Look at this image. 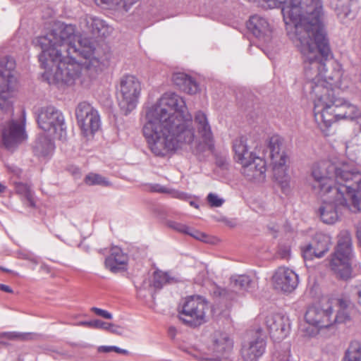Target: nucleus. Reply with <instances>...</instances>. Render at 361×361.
I'll return each mask as SVG.
<instances>
[{
  "mask_svg": "<svg viewBox=\"0 0 361 361\" xmlns=\"http://www.w3.org/2000/svg\"><path fill=\"white\" fill-rule=\"evenodd\" d=\"M167 226L170 228H171L177 232H179L180 233L187 234L190 231L189 226H188L185 224H183L182 223L177 222L175 221H169L167 222Z\"/></svg>",
  "mask_w": 361,
  "mask_h": 361,
  "instance_id": "obj_38",
  "label": "nucleus"
},
{
  "mask_svg": "<svg viewBox=\"0 0 361 361\" xmlns=\"http://www.w3.org/2000/svg\"><path fill=\"white\" fill-rule=\"evenodd\" d=\"M336 9L341 20L354 18L358 10L357 0H337Z\"/></svg>",
  "mask_w": 361,
  "mask_h": 361,
  "instance_id": "obj_26",
  "label": "nucleus"
},
{
  "mask_svg": "<svg viewBox=\"0 0 361 361\" xmlns=\"http://www.w3.org/2000/svg\"><path fill=\"white\" fill-rule=\"evenodd\" d=\"M311 244L314 245V249L319 254V259L322 258L329 250L331 237L323 233H317Z\"/></svg>",
  "mask_w": 361,
  "mask_h": 361,
  "instance_id": "obj_29",
  "label": "nucleus"
},
{
  "mask_svg": "<svg viewBox=\"0 0 361 361\" xmlns=\"http://www.w3.org/2000/svg\"><path fill=\"white\" fill-rule=\"evenodd\" d=\"M233 288L240 291H251L255 287V282L247 275H237L231 278Z\"/></svg>",
  "mask_w": 361,
  "mask_h": 361,
  "instance_id": "obj_31",
  "label": "nucleus"
},
{
  "mask_svg": "<svg viewBox=\"0 0 361 361\" xmlns=\"http://www.w3.org/2000/svg\"><path fill=\"white\" fill-rule=\"evenodd\" d=\"M353 307L351 301L346 298H339L336 300V310L333 305V320L334 324L346 323L350 320V310Z\"/></svg>",
  "mask_w": 361,
  "mask_h": 361,
  "instance_id": "obj_24",
  "label": "nucleus"
},
{
  "mask_svg": "<svg viewBox=\"0 0 361 361\" xmlns=\"http://www.w3.org/2000/svg\"><path fill=\"white\" fill-rule=\"evenodd\" d=\"M289 353H290V351H289V349L288 348L287 351L286 352V355L282 358H280L278 361H289V360H288V357L290 355Z\"/></svg>",
  "mask_w": 361,
  "mask_h": 361,
  "instance_id": "obj_53",
  "label": "nucleus"
},
{
  "mask_svg": "<svg viewBox=\"0 0 361 361\" xmlns=\"http://www.w3.org/2000/svg\"><path fill=\"white\" fill-rule=\"evenodd\" d=\"M169 334L171 335V336H175L176 329L174 327H170L169 328Z\"/></svg>",
  "mask_w": 361,
  "mask_h": 361,
  "instance_id": "obj_55",
  "label": "nucleus"
},
{
  "mask_svg": "<svg viewBox=\"0 0 361 361\" xmlns=\"http://www.w3.org/2000/svg\"><path fill=\"white\" fill-rule=\"evenodd\" d=\"M355 293L357 296V301L361 305V282L355 287Z\"/></svg>",
  "mask_w": 361,
  "mask_h": 361,
  "instance_id": "obj_48",
  "label": "nucleus"
},
{
  "mask_svg": "<svg viewBox=\"0 0 361 361\" xmlns=\"http://www.w3.org/2000/svg\"><path fill=\"white\" fill-rule=\"evenodd\" d=\"M16 190L18 194H20L25 197L30 206H35L32 194L27 185L23 183H17L16 185Z\"/></svg>",
  "mask_w": 361,
  "mask_h": 361,
  "instance_id": "obj_34",
  "label": "nucleus"
},
{
  "mask_svg": "<svg viewBox=\"0 0 361 361\" xmlns=\"http://www.w3.org/2000/svg\"><path fill=\"white\" fill-rule=\"evenodd\" d=\"M274 288L283 292L290 293L298 286V276L291 269L279 268L272 276Z\"/></svg>",
  "mask_w": 361,
  "mask_h": 361,
  "instance_id": "obj_16",
  "label": "nucleus"
},
{
  "mask_svg": "<svg viewBox=\"0 0 361 361\" xmlns=\"http://www.w3.org/2000/svg\"><path fill=\"white\" fill-rule=\"evenodd\" d=\"M247 27L257 38L264 42L270 40L272 30L266 18L258 15L252 16L250 18Z\"/></svg>",
  "mask_w": 361,
  "mask_h": 361,
  "instance_id": "obj_18",
  "label": "nucleus"
},
{
  "mask_svg": "<svg viewBox=\"0 0 361 361\" xmlns=\"http://www.w3.org/2000/svg\"><path fill=\"white\" fill-rule=\"evenodd\" d=\"M187 235H189L192 236V238L202 241L205 243H209V237L204 233H202L197 230H195L194 228H192L190 227V231L187 233Z\"/></svg>",
  "mask_w": 361,
  "mask_h": 361,
  "instance_id": "obj_42",
  "label": "nucleus"
},
{
  "mask_svg": "<svg viewBox=\"0 0 361 361\" xmlns=\"http://www.w3.org/2000/svg\"><path fill=\"white\" fill-rule=\"evenodd\" d=\"M270 336L274 340H281L287 336L290 330L288 319L281 314H271L265 320Z\"/></svg>",
  "mask_w": 361,
  "mask_h": 361,
  "instance_id": "obj_17",
  "label": "nucleus"
},
{
  "mask_svg": "<svg viewBox=\"0 0 361 361\" xmlns=\"http://www.w3.org/2000/svg\"><path fill=\"white\" fill-rule=\"evenodd\" d=\"M11 338L17 339H25V338L27 336L18 333H11Z\"/></svg>",
  "mask_w": 361,
  "mask_h": 361,
  "instance_id": "obj_51",
  "label": "nucleus"
},
{
  "mask_svg": "<svg viewBox=\"0 0 361 361\" xmlns=\"http://www.w3.org/2000/svg\"><path fill=\"white\" fill-rule=\"evenodd\" d=\"M354 257L350 233L341 231L338 236L337 245L329 258V266L336 277L348 280L352 277V262Z\"/></svg>",
  "mask_w": 361,
  "mask_h": 361,
  "instance_id": "obj_6",
  "label": "nucleus"
},
{
  "mask_svg": "<svg viewBox=\"0 0 361 361\" xmlns=\"http://www.w3.org/2000/svg\"><path fill=\"white\" fill-rule=\"evenodd\" d=\"M16 62L12 57L0 59V111L13 114V97L17 79L15 75Z\"/></svg>",
  "mask_w": 361,
  "mask_h": 361,
  "instance_id": "obj_7",
  "label": "nucleus"
},
{
  "mask_svg": "<svg viewBox=\"0 0 361 361\" xmlns=\"http://www.w3.org/2000/svg\"><path fill=\"white\" fill-rule=\"evenodd\" d=\"M150 150L164 157L190 145L195 137L192 116L185 99L174 92H166L146 111L142 127Z\"/></svg>",
  "mask_w": 361,
  "mask_h": 361,
  "instance_id": "obj_3",
  "label": "nucleus"
},
{
  "mask_svg": "<svg viewBox=\"0 0 361 361\" xmlns=\"http://www.w3.org/2000/svg\"><path fill=\"white\" fill-rule=\"evenodd\" d=\"M208 303L200 295H191L185 298L179 311V319L186 325L197 327L206 322Z\"/></svg>",
  "mask_w": 361,
  "mask_h": 361,
  "instance_id": "obj_8",
  "label": "nucleus"
},
{
  "mask_svg": "<svg viewBox=\"0 0 361 361\" xmlns=\"http://www.w3.org/2000/svg\"><path fill=\"white\" fill-rule=\"evenodd\" d=\"M18 257L20 259L28 260L35 265L37 264L39 262L37 257L30 252H20L18 253Z\"/></svg>",
  "mask_w": 361,
  "mask_h": 361,
  "instance_id": "obj_44",
  "label": "nucleus"
},
{
  "mask_svg": "<svg viewBox=\"0 0 361 361\" xmlns=\"http://www.w3.org/2000/svg\"><path fill=\"white\" fill-rule=\"evenodd\" d=\"M97 5L117 11H128L137 0H94Z\"/></svg>",
  "mask_w": 361,
  "mask_h": 361,
  "instance_id": "obj_30",
  "label": "nucleus"
},
{
  "mask_svg": "<svg viewBox=\"0 0 361 361\" xmlns=\"http://www.w3.org/2000/svg\"><path fill=\"white\" fill-rule=\"evenodd\" d=\"M0 136L3 145L8 150L15 149L27 138L24 126L15 121L1 125Z\"/></svg>",
  "mask_w": 361,
  "mask_h": 361,
  "instance_id": "obj_14",
  "label": "nucleus"
},
{
  "mask_svg": "<svg viewBox=\"0 0 361 361\" xmlns=\"http://www.w3.org/2000/svg\"><path fill=\"white\" fill-rule=\"evenodd\" d=\"M0 290L9 293H13V290L8 286L2 283H0Z\"/></svg>",
  "mask_w": 361,
  "mask_h": 361,
  "instance_id": "obj_50",
  "label": "nucleus"
},
{
  "mask_svg": "<svg viewBox=\"0 0 361 361\" xmlns=\"http://www.w3.org/2000/svg\"><path fill=\"white\" fill-rule=\"evenodd\" d=\"M152 190L154 192H167L168 190L166 188L160 185H154L152 187Z\"/></svg>",
  "mask_w": 361,
  "mask_h": 361,
  "instance_id": "obj_46",
  "label": "nucleus"
},
{
  "mask_svg": "<svg viewBox=\"0 0 361 361\" xmlns=\"http://www.w3.org/2000/svg\"><path fill=\"white\" fill-rule=\"evenodd\" d=\"M94 329H104L112 334H121L120 326L99 319H96Z\"/></svg>",
  "mask_w": 361,
  "mask_h": 361,
  "instance_id": "obj_35",
  "label": "nucleus"
},
{
  "mask_svg": "<svg viewBox=\"0 0 361 361\" xmlns=\"http://www.w3.org/2000/svg\"><path fill=\"white\" fill-rule=\"evenodd\" d=\"M330 54V49L323 54L318 48L312 49L307 44L302 48L304 71L308 80L305 88L310 90L314 119L321 128H328L341 119L354 120L360 116L356 106L335 95V88L341 85L342 72L336 64L332 72L327 73V59Z\"/></svg>",
  "mask_w": 361,
  "mask_h": 361,
  "instance_id": "obj_2",
  "label": "nucleus"
},
{
  "mask_svg": "<svg viewBox=\"0 0 361 361\" xmlns=\"http://www.w3.org/2000/svg\"><path fill=\"white\" fill-rule=\"evenodd\" d=\"M80 25L86 27L92 34L98 36H104L108 29L104 20L89 15H86L81 18Z\"/></svg>",
  "mask_w": 361,
  "mask_h": 361,
  "instance_id": "obj_25",
  "label": "nucleus"
},
{
  "mask_svg": "<svg viewBox=\"0 0 361 361\" xmlns=\"http://www.w3.org/2000/svg\"><path fill=\"white\" fill-rule=\"evenodd\" d=\"M233 150L234 152V159L240 164L242 167L247 164L251 163L254 158L259 157L255 153L249 150L247 143V138L240 136L235 138L233 142Z\"/></svg>",
  "mask_w": 361,
  "mask_h": 361,
  "instance_id": "obj_20",
  "label": "nucleus"
},
{
  "mask_svg": "<svg viewBox=\"0 0 361 361\" xmlns=\"http://www.w3.org/2000/svg\"><path fill=\"white\" fill-rule=\"evenodd\" d=\"M307 323L317 329L329 328L334 324L333 301H322L310 306L305 314Z\"/></svg>",
  "mask_w": 361,
  "mask_h": 361,
  "instance_id": "obj_12",
  "label": "nucleus"
},
{
  "mask_svg": "<svg viewBox=\"0 0 361 361\" xmlns=\"http://www.w3.org/2000/svg\"><path fill=\"white\" fill-rule=\"evenodd\" d=\"M356 228H357L356 234H357L358 243L361 246V221L357 223Z\"/></svg>",
  "mask_w": 361,
  "mask_h": 361,
  "instance_id": "obj_47",
  "label": "nucleus"
},
{
  "mask_svg": "<svg viewBox=\"0 0 361 361\" xmlns=\"http://www.w3.org/2000/svg\"><path fill=\"white\" fill-rule=\"evenodd\" d=\"M194 122L199 135L206 143L213 140V133L207 116L202 111H197L194 114Z\"/></svg>",
  "mask_w": 361,
  "mask_h": 361,
  "instance_id": "obj_23",
  "label": "nucleus"
},
{
  "mask_svg": "<svg viewBox=\"0 0 361 361\" xmlns=\"http://www.w3.org/2000/svg\"><path fill=\"white\" fill-rule=\"evenodd\" d=\"M312 189L319 195L331 193L341 195L350 186L361 183V173L352 164H337L329 161L314 164L311 170Z\"/></svg>",
  "mask_w": 361,
  "mask_h": 361,
  "instance_id": "obj_4",
  "label": "nucleus"
},
{
  "mask_svg": "<svg viewBox=\"0 0 361 361\" xmlns=\"http://www.w3.org/2000/svg\"><path fill=\"white\" fill-rule=\"evenodd\" d=\"M3 270H4V271H8V269H4Z\"/></svg>",
  "mask_w": 361,
  "mask_h": 361,
  "instance_id": "obj_58",
  "label": "nucleus"
},
{
  "mask_svg": "<svg viewBox=\"0 0 361 361\" xmlns=\"http://www.w3.org/2000/svg\"><path fill=\"white\" fill-rule=\"evenodd\" d=\"M281 138L277 135L272 136L269 139L268 149L273 164L274 177L280 183L281 188L286 190L288 188V177L285 175L287 157L281 151Z\"/></svg>",
  "mask_w": 361,
  "mask_h": 361,
  "instance_id": "obj_11",
  "label": "nucleus"
},
{
  "mask_svg": "<svg viewBox=\"0 0 361 361\" xmlns=\"http://www.w3.org/2000/svg\"><path fill=\"white\" fill-rule=\"evenodd\" d=\"M76 39L75 26L65 23H58L47 35L38 37L42 49L39 61L49 84L73 85L81 74H92L100 67L91 40L80 38L76 45Z\"/></svg>",
  "mask_w": 361,
  "mask_h": 361,
  "instance_id": "obj_1",
  "label": "nucleus"
},
{
  "mask_svg": "<svg viewBox=\"0 0 361 361\" xmlns=\"http://www.w3.org/2000/svg\"><path fill=\"white\" fill-rule=\"evenodd\" d=\"M6 190V186H4V185H2L1 183H0V192H4Z\"/></svg>",
  "mask_w": 361,
  "mask_h": 361,
  "instance_id": "obj_56",
  "label": "nucleus"
},
{
  "mask_svg": "<svg viewBox=\"0 0 361 361\" xmlns=\"http://www.w3.org/2000/svg\"><path fill=\"white\" fill-rule=\"evenodd\" d=\"M85 183L88 185L108 186L110 184L106 178L93 173H90L85 176Z\"/></svg>",
  "mask_w": 361,
  "mask_h": 361,
  "instance_id": "obj_33",
  "label": "nucleus"
},
{
  "mask_svg": "<svg viewBox=\"0 0 361 361\" xmlns=\"http://www.w3.org/2000/svg\"><path fill=\"white\" fill-rule=\"evenodd\" d=\"M190 77L184 73H176L172 76V80L178 88L182 86L185 90L184 82Z\"/></svg>",
  "mask_w": 361,
  "mask_h": 361,
  "instance_id": "obj_39",
  "label": "nucleus"
},
{
  "mask_svg": "<svg viewBox=\"0 0 361 361\" xmlns=\"http://www.w3.org/2000/svg\"><path fill=\"white\" fill-rule=\"evenodd\" d=\"M207 202L212 207H221L224 202V200L219 197L214 193H209L207 197Z\"/></svg>",
  "mask_w": 361,
  "mask_h": 361,
  "instance_id": "obj_41",
  "label": "nucleus"
},
{
  "mask_svg": "<svg viewBox=\"0 0 361 361\" xmlns=\"http://www.w3.org/2000/svg\"><path fill=\"white\" fill-rule=\"evenodd\" d=\"M266 161L261 157H255L250 164L242 167V173L249 180L262 182L266 178Z\"/></svg>",
  "mask_w": 361,
  "mask_h": 361,
  "instance_id": "obj_19",
  "label": "nucleus"
},
{
  "mask_svg": "<svg viewBox=\"0 0 361 361\" xmlns=\"http://www.w3.org/2000/svg\"><path fill=\"white\" fill-rule=\"evenodd\" d=\"M266 341L262 330L257 329L254 335L242 345L241 355L245 361H257L264 353Z\"/></svg>",
  "mask_w": 361,
  "mask_h": 361,
  "instance_id": "obj_15",
  "label": "nucleus"
},
{
  "mask_svg": "<svg viewBox=\"0 0 361 361\" xmlns=\"http://www.w3.org/2000/svg\"><path fill=\"white\" fill-rule=\"evenodd\" d=\"M98 351L100 353H110V352H115L118 354H123V355H128V351L125 349L120 348L117 346H106L103 345L100 346L98 348Z\"/></svg>",
  "mask_w": 361,
  "mask_h": 361,
  "instance_id": "obj_40",
  "label": "nucleus"
},
{
  "mask_svg": "<svg viewBox=\"0 0 361 361\" xmlns=\"http://www.w3.org/2000/svg\"><path fill=\"white\" fill-rule=\"evenodd\" d=\"M91 311L94 312L97 316H99L102 318L106 319H111L113 318V316L111 313L109 312L102 310L98 307H93L91 308Z\"/></svg>",
  "mask_w": 361,
  "mask_h": 361,
  "instance_id": "obj_43",
  "label": "nucleus"
},
{
  "mask_svg": "<svg viewBox=\"0 0 361 361\" xmlns=\"http://www.w3.org/2000/svg\"><path fill=\"white\" fill-rule=\"evenodd\" d=\"M346 154L349 156H353L352 153L354 152L353 147L350 145V143H347L345 146ZM354 157H352V159Z\"/></svg>",
  "mask_w": 361,
  "mask_h": 361,
  "instance_id": "obj_52",
  "label": "nucleus"
},
{
  "mask_svg": "<svg viewBox=\"0 0 361 361\" xmlns=\"http://www.w3.org/2000/svg\"><path fill=\"white\" fill-rule=\"evenodd\" d=\"M289 255V250L288 249H286L283 253L281 254V257L283 258L287 257Z\"/></svg>",
  "mask_w": 361,
  "mask_h": 361,
  "instance_id": "obj_54",
  "label": "nucleus"
},
{
  "mask_svg": "<svg viewBox=\"0 0 361 361\" xmlns=\"http://www.w3.org/2000/svg\"><path fill=\"white\" fill-rule=\"evenodd\" d=\"M342 361H361V343L352 341L345 350Z\"/></svg>",
  "mask_w": 361,
  "mask_h": 361,
  "instance_id": "obj_32",
  "label": "nucleus"
},
{
  "mask_svg": "<svg viewBox=\"0 0 361 361\" xmlns=\"http://www.w3.org/2000/svg\"><path fill=\"white\" fill-rule=\"evenodd\" d=\"M128 256L118 247H113L110 255L105 259V267L113 273H117L126 269Z\"/></svg>",
  "mask_w": 361,
  "mask_h": 361,
  "instance_id": "obj_21",
  "label": "nucleus"
},
{
  "mask_svg": "<svg viewBox=\"0 0 361 361\" xmlns=\"http://www.w3.org/2000/svg\"><path fill=\"white\" fill-rule=\"evenodd\" d=\"M54 147V142L51 138L39 136L34 145L33 150L37 156L47 157L53 153Z\"/></svg>",
  "mask_w": 361,
  "mask_h": 361,
  "instance_id": "obj_28",
  "label": "nucleus"
},
{
  "mask_svg": "<svg viewBox=\"0 0 361 361\" xmlns=\"http://www.w3.org/2000/svg\"><path fill=\"white\" fill-rule=\"evenodd\" d=\"M319 195L323 201L319 208V214L326 224H335L343 209L361 213V182L358 185L348 187L341 195L330 192Z\"/></svg>",
  "mask_w": 361,
  "mask_h": 361,
  "instance_id": "obj_5",
  "label": "nucleus"
},
{
  "mask_svg": "<svg viewBox=\"0 0 361 361\" xmlns=\"http://www.w3.org/2000/svg\"><path fill=\"white\" fill-rule=\"evenodd\" d=\"M175 282H176V279L171 276L167 272L157 270L153 274L152 282L144 281L140 288L149 290L152 287H154L155 289H161L164 286Z\"/></svg>",
  "mask_w": 361,
  "mask_h": 361,
  "instance_id": "obj_27",
  "label": "nucleus"
},
{
  "mask_svg": "<svg viewBox=\"0 0 361 361\" xmlns=\"http://www.w3.org/2000/svg\"><path fill=\"white\" fill-rule=\"evenodd\" d=\"M226 290L219 286H214L212 290V294L214 297H224L226 295Z\"/></svg>",
  "mask_w": 361,
  "mask_h": 361,
  "instance_id": "obj_45",
  "label": "nucleus"
},
{
  "mask_svg": "<svg viewBox=\"0 0 361 361\" xmlns=\"http://www.w3.org/2000/svg\"><path fill=\"white\" fill-rule=\"evenodd\" d=\"M190 204L191 206L194 207H196V208H197V207H198L197 204L195 202H194V201H191V202H190Z\"/></svg>",
  "mask_w": 361,
  "mask_h": 361,
  "instance_id": "obj_57",
  "label": "nucleus"
},
{
  "mask_svg": "<svg viewBox=\"0 0 361 361\" xmlns=\"http://www.w3.org/2000/svg\"><path fill=\"white\" fill-rule=\"evenodd\" d=\"M39 127L53 138L63 139L66 135L64 117L53 106L42 107L37 118Z\"/></svg>",
  "mask_w": 361,
  "mask_h": 361,
  "instance_id": "obj_10",
  "label": "nucleus"
},
{
  "mask_svg": "<svg viewBox=\"0 0 361 361\" xmlns=\"http://www.w3.org/2000/svg\"><path fill=\"white\" fill-rule=\"evenodd\" d=\"M233 348V341L227 334L216 331L212 336V350L216 357H224Z\"/></svg>",
  "mask_w": 361,
  "mask_h": 361,
  "instance_id": "obj_22",
  "label": "nucleus"
},
{
  "mask_svg": "<svg viewBox=\"0 0 361 361\" xmlns=\"http://www.w3.org/2000/svg\"><path fill=\"white\" fill-rule=\"evenodd\" d=\"M141 92V84L133 75L123 76L117 87L118 105L126 115L135 109Z\"/></svg>",
  "mask_w": 361,
  "mask_h": 361,
  "instance_id": "obj_9",
  "label": "nucleus"
},
{
  "mask_svg": "<svg viewBox=\"0 0 361 361\" xmlns=\"http://www.w3.org/2000/svg\"><path fill=\"white\" fill-rule=\"evenodd\" d=\"M76 118L82 135L85 137L93 135L100 127L98 111L89 103H80L75 110Z\"/></svg>",
  "mask_w": 361,
  "mask_h": 361,
  "instance_id": "obj_13",
  "label": "nucleus"
},
{
  "mask_svg": "<svg viewBox=\"0 0 361 361\" xmlns=\"http://www.w3.org/2000/svg\"><path fill=\"white\" fill-rule=\"evenodd\" d=\"M184 86L185 90L180 86L179 89L189 94H196L199 91V85L197 82L191 77L188 78L185 82H184Z\"/></svg>",
  "mask_w": 361,
  "mask_h": 361,
  "instance_id": "obj_37",
  "label": "nucleus"
},
{
  "mask_svg": "<svg viewBox=\"0 0 361 361\" xmlns=\"http://www.w3.org/2000/svg\"><path fill=\"white\" fill-rule=\"evenodd\" d=\"M96 322V319L89 322H81L79 323V325L85 326L90 328H94V324Z\"/></svg>",
  "mask_w": 361,
  "mask_h": 361,
  "instance_id": "obj_49",
  "label": "nucleus"
},
{
  "mask_svg": "<svg viewBox=\"0 0 361 361\" xmlns=\"http://www.w3.org/2000/svg\"><path fill=\"white\" fill-rule=\"evenodd\" d=\"M302 255L305 261L312 260L314 257L319 258V255L314 245L311 243L306 244L301 247Z\"/></svg>",
  "mask_w": 361,
  "mask_h": 361,
  "instance_id": "obj_36",
  "label": "nucleus"
}]
</instances>
